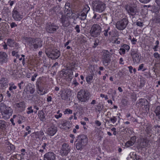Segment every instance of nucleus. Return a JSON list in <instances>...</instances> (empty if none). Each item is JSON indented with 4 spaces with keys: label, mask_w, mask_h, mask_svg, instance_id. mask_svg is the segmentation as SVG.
<instances>
[{
    "label": "nucleus",
    "mask_w": 160,
    "mask_h": 160,
    "mask_svg": "<svg viewBox=\"0 0 160 160\" xmlns=\"http://www.w3.org/2000/svg\"><path fill=\"white\" fill-rule=\"evenodd\" d=\"M21 152H22L21 154L22 155H24L26 153V150L24 149H22L21 150Z\"/></svg>",
    "instance_id": "nucleus-55"
},
{
    "label": "nucleus",
    "mask_w": 160,
    "mask_h": 160,
    "mask_svg": "<svg viewBox=\"0 0 160 160\" xmlns=\"http://www.w3.org/2000/svg\"><path fill=\"white\" fill-rule=\"evenodd\" d=\"M140 1L143 3H147L149 2L150 0H139Z\"/></svg>",
    "instance_id": "nucleus-57"
},
{
    "label": "nucleus",
    "mask_w": 160,
    "mask_h": 160,
    "mask_svg": "<svg viewBox=\"0 0 160 160\" xmlns=\"http://www.w3.org/2000/svg\"><path fill=\"white\" fill-rule=\"evenodd\" d=\"M61 22L62 26L64 27H67L69 25V22L68 18L64 16H62L61 19Z\"/></svg>",
    "instance_id": "nucleus-18"
},
{
    "label": "nucleus",
    "mask_w": 160,
    "mask_h": 160,
    "mask_svg": "<svg viewBox=\"0 0 160 160\" xmlns=\"http://www.w3.org/2000/svg\"><path fill=\"white\" fill-rule=\"evenodd\" d=\"M121 47L128 52L130 48L129 46L126 44H123L122 46Z\"/></svg>",
    "instance_id": "nucleus-41"
},
{
    "label": "nucleus",
    "mask_w": 160,
    "mask_h": 160,
    "mask_svg": "<svg viewBox=\"0 0 160 160\" xmlns=\"http://www.w3.org/2000/svg\"><path fill=\"white\" fill-rule=\"evenodd\" d=\"M117 116H112L110 118V120L113 124H114L117 121Z\"/></svg>",
    "instance_id": "nucleus-38"
},
{
    "label": "nucleus",
    "mask_w": 160,
    "mask_h": 160,
    "mask_svg": "<svg viewBox=\"0 0 160 160\" xmlns=\"http://www.w3.org/2000/svg\"><path fill=\"white\" fill-rule=\"evenodd\" d=\"M93 73H92L91 75H88L86 77V81L88 84H91V81H92L93 79Z\"/></svg>",
    "instance_id": "nucleus-31"
},
{
    "label": "nucleus",
    "mask_w": 160,
    "mask_h": 160,
    "mask_svg": "<svg viewBox=\"0 0 160 160\" xmlns=\"http://www.w3.org/2000/svg\"><path fill=\"white\" fill-rule=\"evenodd\" d=\"M138 53V50L134 48H132L130 51V55L132 56Z\"/></svg>",
    "instance_id": "nucleus-35"
},
{
    "label": "nucleus",
    "mask_w": 160,
    "mask_h": 160,
    "mask_svg": "<svg viewBox=\"0 0 160 160\" xmlns=\"http://www.w3.org/2000/svg\"><path fill=\"white\" fill-rule=\"evenodd\" d=\"M38 116L40 121H44L45 120L44 113L42 110H40L38 112Z\"/></svg>",
    "instance_id": "nucleus-24"
},
{
    "label": "nucleus",
    "mask_w": 160,
    "mask_h": 160,
    "mask_svg": "<svg viewBox=\"0 0 160 160\" xmlns=\"http://www.w3.org/2000/svg\"><path fill=\"white\" fill-rule=\"evenodd\" d=\"M87 14L85 13V12H84L81 11L79 15V16L81 17H78V18L81 20H84L86 19L87 17Z\"/></svg>",
    "instance_id": "nucleus-30"
},
{
    "label": "nucleus",
    "mask_w": 160,
    "mask_h": 160,
    "mask_svg": "<svg viewBox=\"0 0 160 160\" xmlns=\"http://www.w3.org/2000/svg\"><path fill=\"white\" fill-rule=\"evenodd\" d=\"M47 145V144L46 143H43V145H42V147L43 149H46V147Z\"/></svg>",
    "instance_id": "nucleus-64"
},
{
    "label": "nucleus",
    "mask_w": 160,
    "mask_h": 160,
    "mask_svg": "<svg viewBox=\"0 0 160 160\" xmlns=\"http://www.w3.org/2000/svg\"><path fill=\"white\" fill-rule=\"evenodd\" d=\"M88 142V138L87 136L82 134L77 137L75 142L76 148L77 150H81L84 146L86 145Z\"/></svg>",
    "instance_id": "nucleus-2"
},
{
    "label": "nucleus",
    "mask_w": 160,
    "mask_h": 160,
    "mask_svg": "<svg viewBox=\"0 0 160 160\" xmlns=\"http://www.w3.org/2000/svg\"><path fill=\"white\" fill-rule=\"evenodd\" d=\"M52 98L51 96H48L47 98V101L48 102H50L52 101Z\"/></svg>",
    "instance_id": "nucleus-63"
},
{
    "label": "nucleus",
    "mask_w": 160,
    "mask_h": 160,
    "mask_svg": "<svg viewBox=\"0 0 160 160\" xmlns=\"http://www.w3.org/2000/svg\"><path fill=\"white\" fill-rule=\"evenodd\" d=\"M30 89H29V92H30V93L31 94H33L34 91H35V89L34 88H32V87L30 85Z\"/></svg>",
    "instance_id": "nucleus-50"
},
{
    "label": "nucleus",
    "mask_w": 160,
    "mask_h": 160,
    "mask_svg": "<svg viewBox=\"0 0 160 160\" xmlns=\"http://www.w3.org/2000/svg\"><path fill=\"white\" fill-rule=\"evenodd\" d=\"M46 54L48 57L52 59L58 58L60 55V52L58 50L52 51L51 52H47Z\"/></svg>",
    "instance_id": "nucleus-10"
},
{
    "label": "nucleus",
    "mask_w": 160,
    "mask_h": 160,
    "mask_svg": "<svg viewBox=\"0 0 160 160\" xmlns=\"http://www.w3.org/2000/svg\"><path fill=\"white\" fill-rule=\"evenodd\" d=\"M99 40L98 38H95L94 40V46H93V47L94 48H96L99 44Z\"/></svg>",
    "instance_id": "nucleus-40"
},
{
    "label": "nucleus",
    "mask_w": 160,
    "mask_h": 160,
    "mask_svg": "<svg viewBox=\"0 0 160 160\" xmlns=\"http://www.w3.org/2000/svg\"><path fill=\"white\" fill-rule=\"evenodd\" d=\"M36 89L38 93L40 95H43L47 93L42 86L36 87Z\"/></svg>",
    "instance_id": "nucleus-23"
},
{
    "label": "nucleus",
    "mask_w": 160,
    "mask_h": 160,
    "mask_svg": "<svg viewBox=\"0 0 160 160\" xmlns=\"http://www.w3.org/2000/svg\"><path fill=\"white\" fill-rule=\"evenodd\" d=\"M153 56L156 58H160V55L158 52H155L153 54Z\"/></svg>",
    "instance_id": "nucleus-52"
},
{
    "label": "nucleus",
    "mask_w": 160,
    "mask_h": 160,
    "mask_svg": "<svg viewBox=\"0 0 160 160\" xmlns=\"http://www.w3.org/2000/svg\"><path fill=\"white\" fill-rule=\"evenodd\" d=\"M29 88H30V85H28L26 86L23 92L24 95H26L29 92V89H30Z\"/></svg>",
    "instance_id": "nucleus-33"
},
{
    "label": "nucleus",
    "mask_w": 160,
    "mask_h": 160,
    "mask_svg": "<svg viewBox=\"0 0 160 160\" xmlns=\"http://www.w3.org/2000/svg\"><path fill=\"white\" fill-rule=\"evenodd\" d=\"M29 44L33 45L34 48L37 49L38 47H41L42 45V41L40 38H37L35 39H31L29 41Z\"/></svg>",
    "instance_id": "nucleus-8"
},
{
    "label": "nucleus",
    "mask_w": 160,
    "mask_h": 160,
    "mask_svg": "<svg viewBox=\"0 0 160 160\" xmlns=\"http://www.w3.org/2000/svg\"><path fill=\"white\" fill-rule=\"evenodd\" d=\"M90 8L87 5H85L82 11L84 12H85L87 14L88 11L90 10Z\"/></svg>",
    "instance_id": "nucleus-32"
},
{
    "label": "nucleus",
    "mask_w": 160,
    "mask_h": 160,
    "mask_svg": "<svg viewBox=\"0 0 160 160\" xmlns=\"http://www.w3.org/2000/svg\"><path fill=\"white\" fill-rule=\"evenodd\" d=\"M28 111H27V113L29 114L31 113H32L33 112V110L32 109V106H30L28 108Z\"/></svg>",
    "instance_id": "nucleus-44"
},
{
    "label": "nucleus",
    "mask_w": 160,
    "mask_h": 160,
    "mask_svg": "<svg viewBox=\"0 0 160 160\" xmlns=\"http://www.w3.org/2000/svg\"><path fill=\"white\" fill-rule=\"evenodd\" d=\"M75 14V13L72 12V11L71 9H69L66 14V15L68 18H71V16L72 15Z\"/></svg>",
    "instance_id": "nucleus-36"
},
{
    "label": "nucleus",
    "mask_w": 160,
    "mask_h": 160,
    "mask_svg": "<svg viewBox=\"0 0 160 160\" xmlns=\"http://www.w3.org/2000/svg\"><path fill=\"white\" fill-rule=\"evenodd\" d=\"M131 42L132 44L135 45L136 44V42H137V39L133 38L131 40Z\"/></svg>",
    "instance_id": "nucleus-51"
},
{
    "label": "nucleus",
    "mask_w": 160,
    "mask_h": 160,
    "mask_svg": "<svg viewBox=\"0 0 160 160\" xmlns=\"http://www.w3.org/2000/svg\"><path fill=\"white\" fill-rule=\"evenodd\" d=\"M38 74L37 73H35L34 74V75L31 78V81H34L35 80V78L38 76Z\"/></svg>",
    "instance_id": "nucleus-46"
},
{
    "label": "nucleus",
    "mask_w": 160,
    "mask_h": 160,
    "mask_svg": "<svg viewBox=\"0 0 160 160\" xmlns=\"http://www.w3.org/2000/svg\"><path fill=\"white\" fill-rule=\"evenodd\" d=\"M57 130V127L54 125L52 124L48 128L47 132L48 135L53 136L55 134Z\"/></svg>",
    "instance_id": "nucleus-12"
},
{
    "label": "nucleus",
    "mask_w": 160,
    "mask_h": 160,
    "mask_svg": "<svg viewBox=\"0 0 160 160\" xmlns=\"http://www.w3.org/2000/svg\"><path fill=\"white\" fill-rule=\"evenodd\" d=\"M72 110H70L69 109H67L65 111L64 113L65 114L68 113L71 114L72 113Z\"/></svg>",
    "instance_id": "nucleus-47"
},
{
    "label": "nucleus",
    "mask_w": 160,
    "mask_h": 160,
    "mask_svg": "<svg viewBox=\"0 0 160 160\" xmlns=\"http://www.w3.org/2000/svg\"><path fill=\"white\" fill-rule=\"evenodd\" d=\"M101 30L102 28L99 24H94L91 28L90 33L92 37H97L100 35Z\"/></svg>",
    "instance_id": "nucleus-6"
},
{
    "label": "nucleus",
    "mask_w": 160,
    "mask_h": 160,
    "mask_svg": "<svg viewBox=\"0 0 160 160\" xmlns=\"http://www.w3.org/2000/svg\"><path fill=\"white\" fill-rule=\"evenodd\" d=\"M128 22L127 19L123 18L117 22L116 25V28L119 30H123L126 28Z\"/></svg>",
    "instance_id": "nucleus-7"
},
{
    "label": "nucleus",
    "mask_w": 160,
    "mask_h": 160,
    "mask_svg": "<svg viewBox=\"0 0 160 160\" xmlns=\"http://www.w3.org/2000/svg\"><path fill=\"white\" fill-rule=\"evenodd\" d=\"M61 97L63 99H66L68 98V96L67 95V93L65 95H64V94H62Z\"/></svg>",
    "instance_id": "nucleus-56"
},
{
    "label": "nucleus",
    "mask_w": 160,
    "mask_h": 160,
    "mask_svg": "<svg viewBox=\"0 0 160 160\" xmlns=\"http://www.w3.org/2000/svg\"><path fill=\"white\" fill-rule=\"evenodd\" d=\"M110 27H108L107 29L105 30L104 31H103V34L104 36L105 37H107L108 36V33L109 30H110Z\"/></svg>",
    "instance_id": "nucleus-42"
},
{
    "label": "nucleus",
    "mask_w": 160,
    "mask_h": 160,
    "mask_svg": "<svg viewBox=\"0 0 160 160\" xmlns=\"http://www.w3.org/2000/svg\"><path fill=\"white\" fill-rule=\"evenodd\" d=\"M56 155L53 152H49L46 153L44 156V160H56Z\"/></svg>",
    "instance_id": "nucleus-14"
},
{
    "label": "nucleus",
    "mask_w": 160,
    "mask_h": 160,
    "mask_svg": "<svg viewBox=\"0 0 160 160\" xmlns=\"http://www.w3.org/2000/svg\"><path fill=\"white\" fill-rule=\"evenodd\" d=\"M126 9L129 15L132 16L135 15L137 12V10L135 7H127Z\"/></svg>",
    "instance_id": "nucleus-16"
},
{
    "label": "nucleus",
    "mask_w": 160,
    "mask_h": 160,
    "mask_svg": "<svg viewBox=\"0 0 160 160\" xmlns=\"http://www.w3.org/2000/svg\"><path fill=\"white\" fill-rule=\"evenodd\" d=\"M7 126V122L4 121L0 120V128L5 130Z\"/></svg>",
    "instance_id": "nucleus-27"
},
{
    "label": "nucleus",
    "mask_w": 160,
    "mask_h": 160,
    "mask_svg": "<svg viewBox=\"0 0 160 160\" xmlns=\"http://www.w3.org/2000/svg\"><path fill=\"white\" fill-rule=\"evenodd\" d=\"M70 4L69 3H66L65 4L66 9L68 10L69 8H70Z\"/></svg>",
    "instance_id": "nucleus-54"
},
{
    "label": "nucleus",
    "mask_w": 160,
    "mask_h": 160,
    "mask_svg": "<svg viewBox=\"0 0 160 160\" xmlns=\"http://www.w3.org/2000/svg\"><path fill=\"white\" fill-rule=\"evenodd\" d=\"M155 112L156 116L160 119V106H158L156 107L155 110Z\"/></svg>",
    "instance_id": "nucleus-29"
},
{
    "label": "nucleus",
    "mask_w": 160,
    "mask_h": 160,
    "mask_svg": "<svg viewBox=\"0 0 160 160\" xmlns=\"http://www.w3.org/2000/svg\"><path fill=\"white\" fill-rule=\"evenodd\" d=\"M6 147V151L9 153L13 152L15 149L14 146L9 142H7Z\"/></svg>",
    "instance_id": "nucleus-17"
},
{
    "label": "nucleus",
    "mask_w": 160,
    "mask_h": 160,
    "mask_svg": "<svg viewBox=\"0 0 160 160\" xmlns=\"http://www.w3.org/2000/svg\"><path fill=\"white\" fill-rule=\"evenodd\" d=\"M95 123L98 126H100L101 125V123L98 120H96L95 122Z\"/></svg>",
    "instance_id": "nucleus-60"
},
{
    "label": "nucleus",
    "mask_w": 160,
    "mask_h": 160,
    "mask_svg": "<svg viewBox=\"0 0 160 160\" xmlns=\"http://www.w3.org/2000/svg\"><path fill=\"white\" fill-rule=\"evenodd\" d=\"M19 11V9L17 7H15L12 11V16L16 21L20 20V15Z\"/></svg>",
    "instance_id": "nucleus-13"
},
{
    "label": "nucleus",
    "mask_w": 160,
    "mask_h": 160,
    "mask_svg": "<svg viewBox=\"0 0 160 160\" xmlns=\"http://www.w3.org/2000/svg\"><path fill=\"white\" fill-rule=\"evenodd\" d=\"M128 68L129 69L130 72L131 73H132V70L133 69L132 67V66H129L128 67Z\"/></svg>",
    "instance_id": "nucleus-62"
},
{
    "label": "nucleus",
    "mask_w": 160,
    "mask_h": 160,
    "mask_svg": "<svg viewBox=\"0 0 160 160\" xmlns=\"http://www.w3.org/2000/svg\"><path fill=\"white\" fill-rule=\"evenodd\" d=\"M145 131L148 134L151 133L152 132L151 127L150 126L147 127Z\"/></svg>",
    "instance_id": "nucleus-39"
},
{
    "label": "nucleus",
    "mask_w": 160,
    "mask_h": 160,
    "mask_svg": "<svg viewBox=\"0 0 160 160\" xmlns=\"http://www.w3.org/2000/svg\"><path fill=\"white\" fill-rule=\"evenodd\" d=\"M4 12H10V11L9 10V9L8 8H7V7H4L3 8L2 12L3 13Z\"/></svg>",
    "instance_id": "nucleus-49"
},
{
    "label": "nucleus",
    "mask_w": 160,
    "mask_h": 160,
    "mask_svg": "<svg viewBox=\"0 0 160 160\" xmlns=\"http://www.w3.org/2000/svg\"><path fill=\"white\" fill-rule=\"evenodd\" d=\"M7 44L10 47H13L15 45V42L13 40L11 39H8L7 40Z\"/></svg>",
    "instance_id": "nucleus-28"
},
{
    "label": "nucleus",
    "mask_w": 160,
    "mask_h": 160,
    "mask_svg": "<svg viewBox=\"0 0 160 160\" xmlns=\"http://www.w3.org/2000/svg\"><path fill=\"white\" fill-rule=\"evenodd\" d=\"M8 55L3 52H0V64L6 63L8 60Z\"/></svg>",
    "instance_id": "nucleus-15"
},
{
    "label": "nucleus",
    "mask_w": 160,
    "mask_h": 160,
    "mask_svg": "<svg viewBox=\"0 0 160 160\" xmlns=\"http://www.w3.org/2000/svg\"><path fill=\"white\" fill-rule=\"evenodd\" d=\"M135 138L134 137H132L130 140L128 141L125 143V146L127 148H128L132 146L135 142Z\"/></svg>",
    "instance_id": "nucleus-21"
},
{
    "label": "nucleus",
    "mask_w": 160,
    "mask_h": 160,
    "mask_svg": "<svg viewBox=\"0 0 160 160\" xmlns=\"http://www.w3.org/2000/svg\"><path fill=\"white\" fill-rule=\"evenodd\" d=\"M8 81L6 78H2L0 79V88H6L8 85Z\"/></svg>",
    "instance_id": "nucleus-19"
},
{
    "label": "nucleus",
    "mask_w": 160,
    "mask_h": 160,
    "mask_svg": "<svg viewBox=\"0 0 160 160\" xmlns=\"http://www.w3.org/2000/svg\"><path fill=\"white\" fill-rule=\"evenodd\" d=\"M132 57L134 62L138 63L139 62L140 59L138 53L132 56Z\"/></svg>",
    "instance_id": "nucleus-26"
},
{
    "label": "nucleus",
    "mask_w": 160,
    "mask_h": 160,
    "mask_svg": "<svg viewBox=\"0 0 160 160\" xmlns=\"http://www.w3.org/2000/svg\"><path fill=\"white\" fill-rule=\"evenodd\" d=\"M12 56L16 57L17 58H18L19 59V60H20V58H19V55L18 52L15 51H13L12 52Z\"/></svg>",
    "instance_id": "nucleus-34"
},
{
    "label": "nucleus",
    "mask_w": 160,
    "mask_h": 160,
    "mask_svg": "<svg viewBox=\"0 0 160 160\" xmlns=\"http://www.w3.org/2000/svg\"><path fill=\"white\" fill-rule=\"evenodd\" d=\"M0 111L1 118L7 119L9 118L12 115V110L9 107H7L3 103L0 104Z\"/></svg>",
    "instance_id": "nucleus-1"
},
{
    "label": "nucleus",
    "mask_w": 160,
    "mask_h": 160,
    "mask_svg": "<svg viewBox=\"0 0 160 160\" xmlns=\"http://www.w3.org/2000/svg\"><path fill=\"white\" fill-rule=\"evenodd\" d=\"M62 114L60 113H59L58 115H56L55 116V117L57 119H58L62 117Z\"/></svg>",
    "instance_id": "nucleus-61"
},
{
    "label": "nucleus",
    "mask_w": 160,
    "mask_h": 160,
    "mask_svg": "<svg viewBox=\"0 0 160 160\" xmlns=\"http://www.w3.org/2000/svg\"><path fill=\"white\" fill-rule=\"evenodd\" d=\"M63 75L68 76L69 78L71 79L73 77V72L71 69L65 70L63 72Z\"/></svg>",
    "instance_id": "nucleus-22"
},
{
    "label": "nucleus",
    "mask_w": 160,
    "mask_h": 160,
    "mask_svg": "<svg viewBox=\"0 0 160 160\" xmlns=\"http://www.w3.org/2000/svg\"><path fill=\"white\" fill-rule=\"evenodd\" d=\"M70 122L67 121H63L61 124L60 127L65 130H68L70 128L69 124Z\"/></svg>",
    "instance_id": "nucleus-20"
},
{
    "label": "nucleus",
    "mask_w": 160,
    "mask_h": 160,
    "mask_svg": "<svg viewBox=\"0 0 160 160\" xmlns=\"http://www.w3.org/2000/svg\"><path fill=\"white\" fill-rule=\"evenodd\" d=\"M136 25L139 27H142L143 26V23L141 22L138 21L137 22Z\"/></svg>",
    "instance_id": "nucleus-53"
},
{
    "label": "nucleus",
    "mask_w": 160,
    "mask_h": 160,
    "mask_svg": "<svg viewBox=\"0 0 160 160\" xmlns=\"http://www.w3.org/2000/svg\"><path fill=\"white\" fill-rule=\"evenodd\" d=\"M102 61L103 65L107 67L110 63L111 57V53L108 50H103L102 51Z\"/></svg>",
    "instance_id": "nucleus-5"
},
{
    "label": "nucleus",
    "mask_w": 160,
    "mask_h": 160,
    "mask_svg": "<svg viewBox=\"0 0 160 160\" xmlns=\"http://www.w3.org/2000/svg\"><path fill=\"white\" fill-rule=\"evenodd\" d=\"M10 26L11 28H13L16 27L17 26V25H16L15 22H13L11 24Z\"/></svg>",
    "instance_id": "nucleus-58"
},
{
    "label": "nucleus",
    "mask_w": 160,
    "mask_h": 160,
    "mask_svg": "<svg viewBox=\"0 0 160 160\" xmlns=\"http://www.w3.org/2000/svg\"><path fill=\"white\" fill-rule=\"evenodd\" d=\"M58 26L53 24L50 23L47 24L46 27V29L47 32L50 33H53L56 32L58 29Z\"/></svg>",
    "instance_id": "nucleus-11"
},
{
    "label": "nucleus",
    "mask_w": 160,
    "mask_h": 160,
    "mask_svg": "<svg viewBox=\"0 0 160 160\" xmlns=\"http://www.w3.org/2000/svg\"><path fill=\"white\" fill-rule=\"evenodd\" d=\"M77 97L79 101L86 102L90 98V93L88 91L83 89L78 92Z\"/></svg>",
    "instance_id": "nucleus-3"
},
{
    "label": "nucleus",
    "mask_w": 160,
    "mask_h": 160,
    "mask_svg": "<svg viewBox=\"0 0 160 160\" xmlns=\"http://www.w3.org/2000/svg\"><path fill=\"white\" fill-rule=\"evenodd\" d=\"M97 108L98 110V111L99 112L102 111L103 108V105L99 103L97 105Z\"/></svg>",
    "instance_id": "nucleus-37"
},
{
    "label": "nucleus",
    "mask_w": 160,
    "mask_h": 160,
    "mask_svg": "<svg viewBox=\"0 0 160 160\" xmlns=\"http://www.w3.org/2000/svg\"><path fill=\"white\" fill-rule=\"evenodd\" d=\"M74 29L78 33L80 32V26L79 25H77L75 27Z\"/></svg>",
    "instance_id": "nucleus-48"
},
{
    "label": "nucleus",
    "mask_w": 160,
    "mask_h": 160,
    "mask_svg": "<svg viewBox=\"0 0 160 160\" xmlns=\"http://www.w3.org/2000/svg\"><path fill=\"white\" fill-rule=\"evenodd\" d=\"M119 53L120 55L124 54L125 53V50L122 47L119 49Z\"/></svg>",
    "instance_id": "nucleus-43"
},
{
    "label": "nucleus",
    "mask_w": 160,
    "mask_h": 160,
    "mask_svg": "<svg viewBox=\"0 0 160 160\" xmlns=\"http://www.w3.org/2000/svg\"><path fill=\"white\" fill-rule=\"evenodd\" d=\"M92 4L94 10L96 12H101L105 9V4L99 0L93 1Z\"/></svg>",
    "instance_id": "nucleus-4"
},
{
    "label": "nucleus",
    "mask_w": 160,
    "mask_h": 160,
    "mask_svg": "<svg viewBox=\"0 0 160 160\" xmlns=\"http://www.w3.org/2000/svg\"><path fill=\"white\" fill-rule=\"evenodd\" d=\"M25 103L24 102H21V111H23L25 109Z\"/></svg>",
    "instance_id": "nucleus-45"
},
{
    "label": "nucleus",
    "mask_w": 160,
    "mask_h": 160,
    "mask_svg": "<svg viewBox=\"0 0 160 160\" xmlns=\"http://www.w3.org/2000/svg\"><path fill=\"white\" fill-rule=\"evenodd\" d=\"M143 66L144 64H140L139 65V67L138 68V70L139 71L141 70L143 68Z\"/></svg>",
    "instance_id": "nucleus-59"
},
{
    "label": "nucleus",
    "mask_w": 160,
    "mask_h": 160,
    "mask_svg": "<svg viewBox=\"0 0 160 160\" xmlns=\"http://www.w3.org/2000/svg\"><path fill=\"white\" fill-rule=\"evenodd\" d=\"M43 84L42 82V77H39L37 79L36 82V87L42 86Z\"/></svg>",
    "instance_id": "nucleus-25"
},
{
    "label": "nucleus",
    "mask_w": 160,
    "mask_h": 160,
    "mask_svg": "<svg viewBox=\"0 0 160 160\" xmlns=\"http://www.w3.org/2000/svg\"><path fill=\"white\" fill-rule=\"evenodd\" d=\"M71 147L68 144L64 143L62 146L60 153L62 156H67L70 152Z\"/></svg>",
    "instance_id": "nucleus-9"
}]
</instances>
